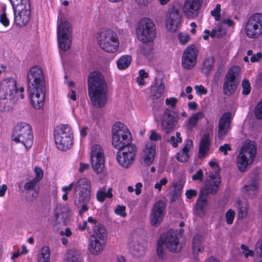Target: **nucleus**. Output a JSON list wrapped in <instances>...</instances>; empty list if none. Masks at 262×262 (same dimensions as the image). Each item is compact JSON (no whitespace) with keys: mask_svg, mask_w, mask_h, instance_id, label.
<instances>
[{"mask_svg":"<svg viewBox=\"0 0 262 262\" xmlns=\"http://www.w3.org/2000/svg\"><path fill=\"white\" fill-rule=\"evenodd\" d=\"M112 145L118 149L116 159L119 165L129 167L134 163L137 151L136 145L132 143V136L126 125L117 122L112 128Z\"/></svg>","mask_w":262,"mask_h":262,"instance_id":"1","label":"nucleus"},{"mask_svg":"<svg viewBox=\"0 0 262 262\" xmlns=\"http://www.w3.org/2000/svg\"><path fill=\"white\" fill-rule=\"evenodd\" d=\"M27 79L32 104L35 108L39 109L43 106L46 97L45 78L41 68L32 67L28 72Z\"/></svg>","mask_w":262,"mask_h":262,"instance_id":"2","label":"nucleus"},{"mask_svg":"<svg viewBox=\"0 0 262 262\" xmlns=\"http://www.w3.org/2000/svg\"><path fill=\"white\" fill-rule=\"evenodd\" d=\"M88 90L92 104L96 108L104 106L107 101V85L100 72H91L88 78Z\"/></svg>","mask_w":262,"mask_h":262,"instance_id":"3","label":"nucleus"},{"mask_svg":"<svg viewBox=\"0 0 262 262\" xmlns=\"http://www.w3.org/2000/svg\"><path fill=\"white\" fill-rule=\"evenodd\" d=\"M16 92V81L12 78L4 79L0 82V111L10 110L14 102Z\"/></svg>","mask_w":262,"mask_h":262,"instance_id":"4","label":"nucleus"},{"mask_svg":"<svg viewBox=\"0 0 262 262\" xmlns=\"http://www.w3.org/2000/svg\"><path fill=\"white\" fill-rule=\"evenodd\" d=\"M164 247L172 253H177L181 250L179 238L175 232L170 230L160 236L157 244V253L161 259L164 258L165 255Z\"/></svg>","mask_w":262,"mask_h":262,"instance_id":"5","label":"nucleus"},{"mask_svg":"<svg viewBox=\"0 0 262 262\" xmlns=\"http://www.w3.org/2000/svg\"><path fill=\"white\" fill-rule=\"evenodd\" d=\"M73 29L71 23L60 15L58 16L57 35L59 48L66 51L71 47L72 40Z\"/></svg>","mask_w":262,"mask_h":262,"instance_id":"6","label":"nucleus"},{"mask_svg":"<svg viewBox=\"0 0 262 262\" xmlns=\"http://www.w3.org/2000/svg\"><path fill=\"white\" fill-rule=\"evenodd\" d=\"M256 155V146L253 141H246L237 156V166L239 170L244 172L253 162Z\"/></svg>","mask_w":262,"mask_h":262,"instance_id":"7","label":"nucleus"},{"mask_svg":"<svg viewBox=\"0 0 262 262\" xmlns=\"http://www.w3.org/2000/svg\"><path fill=\"white\" fill-rule=\"evenodd\" d=\"M136 34L142 43L152 42L157 35L155 23L149 18L141 19L138 23Z\"/></svg>","mask_w":262,"mask_h":262,"instance_id":"8","label":"nucleus"},{"mask_svg":"<svg viewBox=\"0 0 262 262\" xmlns=\"http://www.w3.org/2000/svg\"><path fill=\"white\" fill-rule=\"evenodd\" d=\"M55 142L57 148L62 151L69 149L73 144V134L71 127L62 125L54 130Z\"/></svg>","mask_w":262,"mask_h":262,"instance_id":"9","label":"nucleus"},{"mask_svg":"<svg viewBox=\"0 0 262 262\" xmlns=\"http://www.w3.org/2000/svg\"><path fill=\"white\" fill-rule=\"evenodd\" d=\"M12 137L15 142L22 143L27 149L30 148L33 139L31 126L25 122L18 123L15 127Z\"/></svg>","mask_w":262,"mask_h":262,"instance_id":"10","label":"nucleus"},{"mask_svg":"<svg viewBox=\"0 0 262 262\" xmlns=\"http://www.w3.org/2000/svg\"><path fill=\"white\" fill-rule=\"evenodd\" d=\"M221 5L217 4L214 9V18L216 23L214 28V37L221 38L227 33L228 27L234 26V22L224 15L221 14Z\"/></svg>","mask_w":262,"mask_h":262,"instance_id":"11","label":"nucleus"},{"mask_svg":"<svg viewBox=\"0 0 262 262\" xmlns=\"http://www.w3.org/2000/svg\"><path fill=\"white\" fill-rule=\"evenodd\" d=\"M98 42L101 49L108 53L116 52L119 45L116 33L111 30L101 32Z\"/></svg>","mask_w":262,"mask_h":262,"instance_id":"12","label":"nucleus"},{"mask_svg":"<svg viewBox=\"0 0 262 262\" xmlns=\"http://www.w3.org/2000/svg\"><path fill=\"white\" fill-rule=\"evenodd\" d=\"M245 33L250 38H257L262 35V14H254L249 18L246 24Z\"/></svg>","mask_w":262,"mask_h":262,"instance_id":"13","label":"nucleus"},{"mask_svg":"<svg viewBox=\"0 0 262 262\" xmlns=\"http://www.w3.org/2000/svg\"><path fill=\"white\" fill-rule=\"evenodd\" d=\"M239 71L240 68L238 66H233L229 70L223 85L224 93L225 95L229 96L234 92L238 83L236 78Z\"/></svg>","mask_w":262,"mask_h":262,"instance_id":"14","label":"nucleus"},{"mask_svg":"<svg viewBox=\"0 0 262 262\" xmlns=\"http://www.w3.org/2000/svg\"><path fill=\"white\" fill-rule=\"evenodd\" d=\"M91 160L94 170L97 173L102 172L104 167V158L100 145L96 144L92 147Z\"/></svg>","mask_w":262,"mask_h":262,"instance_id":"15","label":"nucleus"},{"mask_svg":"<svg viewBox=\"0 0 262 262\" xmlns=\"http://www.w3.org/2000/svg\"><path fill=\"white\" fill-rule=\"evenodd\" d=\"M182 15L179 9L173 7L169 9L166 13L165 23L168 31L174 32L178 29Z\"/></svg>","mask_w":262,"mask_h":262,"instance_id":"16","label":"nucleus"},{"mask_svg":"<svg viewBox=\"0 0 262 262\" xmlns=\"http://www.w3.org/2000/svg\"><path fill=\"white\" fill-rule=\"evenodd\" d=\"M198 52L196 47L193 45L187 47L182 57V67L186 70L193 68L196 63Z\"/></svg>","mask_w":262,"mask_h":262,"instance_id":"17","label":"nucleus"},{"mask_svg":"<svg viewBox=\"0 0 262 262\" xmlns=\"http://www.w3.org/2000/svg\"><path fill=\"white\" fill-rule=\"evenodd\" d=\"M178 117L174 112L166 110L161 119V128L164 133L168 134L174 128Z\"/></svg>","mask_w":262,"mask_h":262,"instance_id":"18","label":"nucleus"},{"mask_svg":"<svg viewBox=\"0 0 262 262\" xmlns=\"http://www.w3.org/2000/svg\"><path fill=\"white\" fill-rule=\"evenodd\" d=\"M14 15V21L16 25L22 27L26 25L30 18L31 7L13 8Z\"/></svg>","mask_w":262,"mask_h":262,"instance_id":"19","label":"nucleus"},{"mask_svg":"<svg viewBox=\"0 0 262 262\" xmlns=\"http://www.w3.org/2000/svg\"><path fill=\"white\" fill-rule=\"evenodd\" d=\"M91 197V192H74L73 197L74 204L80 208L79 214L80 215L89 210L88 204L90 201Z\"/></svg>","mask_w":262,"mask_h":262,"instance_id":"20","label":"nucleus"},{"mask_svg":"<svg viewBox=\"0 0 262 262\" xmlns=\"http://www.w3.org/2000/svg\"><path fill=\"white\" fill-rule=\"evenodd\" d=\"M213 192V185L210 180L206 181L204 188L201 189L196 202V210L201 213L208 205L207 195Z\"/></svg>","mask_w":262,"mask_h":262,"instance_id":"21","label":"nucleus"},{"mask_svg":"<svg viewBox=\"0 0 262 262\" xmlns=\"http://www.w3.org/2000/svg\"><path fill=\"white\" fill-rule=\"evenodd\" d=\"M203 0H186L184 12L188 18H195L199 14Z\"/></svg>","mask_w":262,"mask_h":262,"instance_id":"22","label":"nucleus"},{"mask_svg":"<svg viewBox=\"0 0 262 262\" xmlns=\"http://www.w3.org/2000/svg\"><path fill=\"white\" fill-rule=\"evenodd\" d=\"M165 205L163 201L157 202L152 208L150 215V223L153 226H157L162 221L165 213Z\"/></svg>","mask_w":262,"mask_h":262,"instance_id":"23","label":"nucleus"},{"mask_svg":"<svg viewBox=\"0 0 262 262\" xmlns=\"http://www.w3.org/2000/svg\"><path fill=\"white\" fill-rule=\"evenodd\" d=\"M128 247L131 254L135 257H140L145 251V246L143 242H140L139 238L135 234L129 239Z\"/></svg>","mask_w":262,"mask_h":262,"instance_id":"24","label":"nucleus"},{"mask_svg":"<svg viewBox=\"0 0 262 262\" xmlns=\"http://www.w3.org/2000/svg\"><path fill=\"white\" fill-rule=\"evenodd\" d=\"M156 155V145L154 143H147L141 156V163L147 166L153 162Z\"/></svg>","mask_w":262,"mask_h":262,"instance_id":"25","label":"nucleus"},{"mask_svg":"<svg viewBox=\"0 0 262 262\" xmlns=\"http://www.w3.org/2000/svg\"><path fill=\"white\" fill-rule=\"evenodd\" d=\"M231 114L224 113L221 118L219 123L218 137L223 140L225 138L230 129Z\"/></svg>","mask_w":262,"mask_h":262,"instance_id":"26","label":"nucleus"},{"mask_svg":"<svg viewBox=\"0 0 262 262\" xmlns=\"http://www.w3.org/2000/svg\"><path fill=\"white\" fill-rule=\"evenodd\" d=\"M193 146L192 141L188 139L185 141L182 149L176 155L177 160L181 162H187L190 157L189 152Z\"/></svg>","mask_w":262,"mask_h":262,"instance_id":"27","label":"nucleus"},{"mask_svg":"<svg viewBox=\"0 0 262 262\" xmlns=\"http://www.w3.org/2000/svg\"><path fill=\"white\" fill-rule=\"evenodd\" d=\"M105 241L99 238H91L89 245L90 252L94 255H98L101 253L105 247Z\"/></svg>","mask_w":262,"mask_h":262,"instance_id":"28","label":"nucleus"},{"mask_svg":"<svg viewBox=\"0 0 262 262\" xmlns=\"http://www.w3.org/2000/svg\"><path fill=\"white\" fill-rule=\"evenodd\" d=\"M91 182L86 178L79 179L75 184L74 192H91Z\"/></svg>","mask_w":262,"mask_h":262,"instance_id":"29","label":"nucleus"},{"mask_svg":"<svg viewBox=\"0 0 262 262\" xmlns=\"http://www.w3.org/2000/svg\"><path fill=\"white\" fill-rule=\"evenodd\" d=\"M210 144L209 136L205 135L202 138L198 154V157L200 159L204 158L207 154Z\"/></svg>","mask_w":262,"mask_h":262,"instance_id":"30","label":"nucleus"},{"mask_svg":"<svg viewBox=\"0 0 262 262\" xmlns=\"http://www.w3.org/2000/svg\"><path fill=\"white\" fill-rule=\"evenodd\" d=\"M203 118V113L201 112H198L191 116L186 122V127L188 130H191L197 125L199 121Z\"/></svg>","mask_w":262,"mask_h":262,"instance_id":"31","label":"nucleus"},{"mask_svg":"<svg viewBox=\"0 0 262 262\" xmlns=\"http://www.w3.org/2000/svg\"><path fill=\"white\" fill-rule=\"evenodd\" d=\"M67 256L64 262H82L83 259L79 251L71 249L67 253Z\"/></svg>","mask_w":262,"mask_h":262,"instance_id":"32","label":"nucleus"},{"mask_svg":"<svg viewBox=\"0 0 262 262\" xmlns=\"http://www.w3.org/2000/svg\"><path fill=\"white\" fill-rule=\"evenodd\" d=\"M106 237V231L103 225L100 224L96 225L93 229V235L91 238H99L105 241Z\"/></svg>","mask_w":262,"mask_h":262,"instance_id":"33","label":"nucleus"},{"mask_svg":"<svg viewBox=\"0 0 262 262\" xmlns=\"http://www.w3.org/2000/svg\"><path fill=\"white\" fill-rule=\"evenodd\" d=\"M165 85L163 83L160 82L156 83L151 88L150 94L153 99H157L161 97L164 92Z\"/></svg>","mask_w":262,"mask_h":262,"instance_id":"34","label":"nucleus"},{"mask_svg":"<svg viewBox=\"0 0 262 262\" xmlns=\"http://www.w3.org/2000/svg\"><path fill=\"white\" fill-rule=\"evenodd\" d=\"M203 241L204 238L202 236L199 234H196L194 235L192 243V247L193 252H199L203 250L204 249V247L203 246Z\"/></svg>","mask_w":262,"mask_h":262,"instance_id":"35","label":"nucleus"},{"mask_svg":"<svg viewBox=\"0 0 262 262\" xmlns=\"http://www.w3.org/2000/svg\"><path fill=\"white\" fill-rule=\"evenodd\" d=\"M213 70V56L206 58L202 62L201 71L206 75H208Z\"/></svg>","mask_w":262,"mask_h":262,"instance_id":"36","label":"nucleus"},{"mask_svg":"<svg viewBox=\"0 0 262 262\" xmlns=\"http://www.w3.org/2000/svg\"><path fill=\"white\" fill-rule=\"evenodd\" d=\"M238 217L243 218L248 213V205L245 201L238 200L236 202Z\"/></svg>","mask_w":262,"mask_h":262,"instance_id":"37","label":"nucleus"},{"mask_svg":"<svg viewBox=\"0 0 262 262\" xmlns=\"http://www.w3.org/2000/svg\"><path fill=\"white\" fill-rule=\"evenodd\" d=\"M214 193H215L219 189L221 185V177L219 173L220 168L217 163L214 162Z\"/></svg>","mask_w":262,"mask_h":262,"instance_id":"38","label":"nucleus"},{"mask_svg":"<svg viewBox=\"0 0 262 262\" xmlns=\"http://www.w3.org/2000/svg\"><path fill=\"white\" fill-rule=\"evenodd\" d=\"M131 61L130 56H122L117 61V67L120 70L125 69L130 65Z\"/></svg>","mask_w":262,"mask_h":262,"instance_id":"39","label":"nucleus"},{"mask_svg":"<svg viewBox=\"0 0 262 262\" xmlns=\"http://www.w3.org/2000/svg\"><path fill=\"white\" fill-rule=\"evenodd\" d=\"M141 46V53L147 58L149 59L152 54V42L142 43Z\"/></svg>","mask_w":262,"mask_h":262,"instance_id":"40","label":"nucleus"},{"mask_svg":"<svg viewBox=\"0 0 262 262\" xmlns=\"http://www.w3.org/2000/svg\"><path fill=\"white\" fill-rule=\"evenodd\" d=\"M50 252L48 247H43L40 251L38 262H50Z\"/></svg>","mask_w":262,"mask_h":262,"instance_id":"41","label":"nucleus"},{"mask_svg":"<svg viewBox=\"0 0 262 262\" xmlns=\"http://www.w3.org/2000/svg\"><path fill=\"white\" fill-rule=\"evenodd\" d=\"M257 186L256 184L246 185L243 187V191L250 197H252L256 193Z\"/></svg>","mask_w":262,"mask_h":262,"instance_id":"42","label":"nucleus"},{"mask_svg":"<svg viewBox=\"0 0 262 262\" xmlns=\"http://www.w3.org/2000/svg\"><path fill=\"white\" fill-rule=\"evenodd\" d=\"M180 136L181 134L179 132H177L176 136H171L168 140V142L171 143L173 147H177L178 145V143L182 142V139Z\"/></svg>","mask_w":262,"mask_h":262,"instance_id":"43","label":"nucleus"},{"mask_svg":"<svg viewBox=\"0 0 262 262\" xmlns=\"http://www.w3.org/2000/svg\"><path fill=\"white\" fill-rule=\"evenodd\" d=\"M254 115L257 119H262V100L257 104L254 110Z\"/></svg>","mask_w":262,"mask_h":262,"instance_id":"44","label":"nucleus"},{"mask_svg":"<svg viewBox=\"0 0 262 262\" xmlns=\"http://www.w3.org/2000/svg\"><path fill=\"white\" fill-rule=\"evenodd\" d=\"M178 38L181 43L185 45L188 42L190 37L188 33L181 32L178 35Z\"/></svg>","mask_w":262,"mask_h":262,"instance_id":"45","label":"nucleus"},{"mask_svg":"<svg viewBox=\"0 0 262 262\" xmlns=\"http://www.w3.org/2000/svg\"><path fill=\"white\" fill-rule=\"evenodd\" d=\"M243 94L248 95L251 91V86L249 81L248 80H244L242 83Z\"/></svg>","mask_w":262,"mask_h":262,"instance_id":"46","label":"nucleus"},{"mask_svg":"<svg viewBox=\"0 0 262 262\" xmlns=\"http://www.w3.org/2000/svg\"><path fill=\"white\" fill-rule=\"evenodd\" d=\"M125 210L126 207L125 206L118 205L115 209V213L122 217H125L126 216Z\"/></svg>","mask_w":262,"mask_h":262,"instance_id":"47","label":"nucleus"},{"mask_svg":"<svg viewBox=\"0 0 262 262\" xmlns=\"http://www.w3.org/2000/svg\"><path fill=\"white\" fill-rule=\"evenodd\" d=\"M3 12L0 17V22L5 27L8 26L9 25V20L8 19L7 14L6 13V8H3Z\"/></svg>","mask_w":262,"mask_h":262,"instance_id":"48","label":"nucleus"},{"mask_svg":"<svg viewBox=\"0 0 262 262\" xmlns=\"http://www.w3.org/2000/svg\"><path fill=\"white\" fill-rule=\"evenodd\" d=\"M235 212L232 209H229L226 213V219L228 224H231L234 220Z\"/></svg>","mask_w":262,"mask_h":262,"instance_id":"49","label":"nucleus"},{"mask_svg":"<svg viewBox=\"0 0 262 262\" xmlns=\"http://www.w3.org/2000/svg\"><path fill=\"white\" fill-rule=\"evenodd\" d=\"M105 191L106 188L103 187L101 190H100L97 192V199L99 202H103L107 197Z\"/></svg>","mask_w":262,"mask_h":262,"instance_id":"50","label":"nucleus"},{"mask_svg":"<svg viewBox=\"0 0 262 262\" xmlns=\"http://www.w3.org/2000/svg\"><path fill=\"white\" fill-rule=\"evenodd\" d=\"M168 183V179L166 178L162 179L160 181L157 182L155 185V188L158 189V191L160 192L163 186L166 185Z\"/></svg>","mask_w":262,"mask_h":262,"instance_id":"51","label":"nucleus"},{"mask_svg":"<svg viewBox=\"0 0 262 262\" xmlns=\"http://www.w3.org/2000/svg\"><path fill=\"white\" fill-rule=\"evenodd\" d=\"M37 180H35L34 179L30 182L26 183L24 185V188L26 190H31L34 188L35 185L38 183Z\"/></svg>","mask_w":262,"mask_h":262,"instance_id":"52","label":"nucleus"},{"mask_svg":"<svg viewBox=\"0 0 262 262\" xmlns=\"http://www.w3.org/2000/svg\"><path fill=\"white\" fill-rule=\"evenodd\" d=\"M255 251L256 254L262 258V239H259L256 243Z\"/></svg>","mask_w":262,"mask_h":262,"instance_id":"53","label":"nucleus"},{"mask_svg":"<svg viewBox=\"0 0 262 262\" xmlns=\"http://www.w3.org/2000/svg\"><path fill=\"white\" fill-rule=\"evenodd\" d=\"M241 249L243 250V253L244 254L246 257H248L249 256H253L254 252L252 250H249L248 248L244 244L241 246Z\"/></svg>","mask_w":262,"mask_h":262,"instance_id":"54","label":"nucleus"},{"mask_svg":"<svg viewBox=\"0 0 262 262\" xmlns=\"http://www.w3.org/2000/svg\"><path fill=\"white\" fill-rule=\"evenodd\" d=\"M194 90L196 94L199 95H205L207 93V90L202 85H195L194 86Z\"/></svg>","mask_w":262,"mask_h":262,"instance_id":"55","label":"nucleus"},{"mask_svg":"<svg viewBox=\"0 0 262 262\" xmlns=\"http://www.w3.org/2000/svg\"><path fill=\"white\" fill-rule=\"evenodd\" d=\"M34 171L36 174V177L34 178L35 180H37L38 182L43 177V170L39 168V167H35L34 169Z\"/></svg>","mask_w":262,"mask_h":262,"instance_id":"56","label":"nucleus"},{"mask_svg":"<svg viewBox=\"0 0 262 262\" xmlns=\"http://www.w3.org/2000/svg\"><path fill=\"white\" fill-rule=\"evenodd\" d=\"M203 176V172L202 169L198 170L192 176V179L194 181L199 180L202 181Z\"/></svg>","mask_w":262,"mask_h":262,"instance_id":"57","label":"nucleus"},{"mask_svg":"<svg viewBox=\"0 0 262 262\" xmlns=\"http://www.w3.org/2000/svg\"><path fill=\"white\" fill-rule=\"evenodd\" d=\"M262 59V53L261 52H257L253 54L250 57V61L252 62H258Z\"/></svg>","mask_w":262,"mask_h":262,"instance_id":"58","label":"nucleus"},{"mask_svg":"<svg viewBox=\"0 0 262 262\" xmlns=\"http://www.w3.org/2000/svg\"><path fill=\"white\" fill-rule=\"evenodd\" d=\"M231 150V148L228 144H224V145L220 146L219 148V150L221 152H223L224 155H227L228 151Z\"/></svg>","mask_w":262,"mask_h":262,"instance_id":"59","label":"nucleus"},{"mask_svg":"<svg viewBox=\"0 0 262 262\" xmlns=\"http://www.w3.org/2000/svg\"><path fill=\"white\" fill-rule=\"evenodd\" d=\"M197 191L194 189L188 190L185 193L187 198L188 199H191L192 198L195 197L197 195Z\"/></svg>","mask_w":262,"mask_h":262,"instance_id":"60","label":"nucleus"},{"mask_svg":"<svg viewBox=\"0 0 262 262\" xmlns=\"http://www.w3.org/2000/svg\"><path fill=\"white\" fill-rule=\"evenodd\" d=\"M149 139L151 140L156 141L161 139V136L155 130H152L149 136Z\"/></svg>","mask_w":262,"mask_h":262,"instance_id":"61","label":"nucleus"},{"mask_svg":"<svg viewBox=\"0 0 262 262\" xmlns=\"http://www.w3.org/2000/svg\"><path fill=\"white\" fill-rule=\"evenodd\" d=\"M209 37L213 38V30L211 31H209L207 29L205 30L204 31V34L203 35V39L205 40H208Z\"/></svg>","mask_w":262,"mask_h":262,"instance_id":"62","label":"nucleus"},{"mask_svg":"<svg viewBox=\"0 0 262 262\" xmlns=\"http://www.w3.org/2000/svg\"><path fill=\"white\" fill-rule=\"evenodd\" d=\"M177 102V99L176 98H167L165 100V103L167 105H170L171 106L174 107Z\"/></svg>","mask_w":262,"mask_h":262,"instance_id":"63","label":"nucleus"},{"mask_svg":"<svg viewBox=\"0 0 262 262\" xmlns=\"http://www.w3.org/2000/svg\"><path fill=\"white\" fill-rule=\"evenodd\" d=\"M18 5H21L20 8H25L30 6L29 0H18Z\"/></svg>","mask_w":262,"mask_h":262,"instance_id":"64","label":"nucleus"}]
</instances>
